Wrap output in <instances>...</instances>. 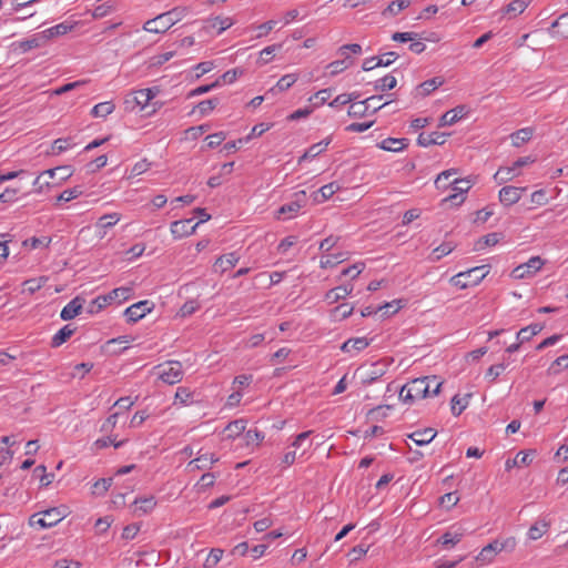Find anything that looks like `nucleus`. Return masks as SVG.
<instances>
[{
  "label": "nucleus",
  "instance_id": "obj_1",
  "mask_svg": "<svg viewBox=\"0 0 568 568\" xmlns=\"http://www.w3.org/2000/svg\"><path fill=\"white\" fill-rule=\"evenodd\" d=\"M442 385L443 382L435 375L415 378L400 388L399 398L404 403L412 404L416 399L438 395Z\"/></svg>",
  "mask_w": 568,
  "mask_h": 568
},
{
  "label": "nucleus",
  "instance_id": "obj_2",
  "mask_svg": "<svg viewBox=\"0 0 568 568\" xmlns=\"http://www.w3.org/2000/svg\"><path fill=\"white\" fill-rule=\"evenodd\" d=\"M186 12V8H174L168 12L161 13L154 19L148 20L143 29L152 33H163L168 31L172 26L179 22Z\"/></svg>",
  "mask_w": 568,
  "mask_h": 568
},
{
  "label": "nucleus",
  "instance_id": "obj_3",
  "mask_svg": "<svg viewBox=\"0 0 568 568\" xmlns=\"http://www.w3.org/2000/svg\"><path fill=\"white\" fill-rule=\"evenodd\" d=\"M488 266H477L473 267L468 271L460 272L452 277V282L454 285L460 287V288H467L470 286L478 285L485 276L488 274Z\"/></svg>",
  "mask_w": 568,
  "mask_h": 568
},
{
  "label": "nucleus",
  "instance_id": "obj_4",
  "mask_svg": "<svg viewBox=\"0 0 568 568\" xmlns=\"http://www.w3.org/2000/svg\"><path fill=\"white\" fill-rule=\"evenodd\" d=\"M535 162V159L531 156H524L516 160L511 166L499 168V170L495 173V180L501 184L507 181L513 180L515 176L519 174V169L531 164Z\"/></svg>",
  "mask_w": 568,
  "mask_h": 568
},
{
  "label": "nucleus",
  "instance_id": "obj_5",
  "mask_svg": "<svg viewBox=\"0 0 568 568\" xmlns=\"http://www.w3.org/2000/svg\"><path fill=\"white\" fill-rule=\"evenodd\" d=\"M544 265V261L539 256H532L528 262L523 263L511 271V276L516 280L534 276Z\"/></svg>",
  "mask_w": 568,
  "mask_h": 568
},
{
  "label": "nucleus",
  "instance_id": "obj_6",
  "mask_svg": "<svg viewBox=\"0 0 568 568\" xmlns=\"http://www.w3.org/2000/svg\"><path fill=\"white\" fill-rule=\"evenodd\" d=\"M160 378L169 385L180 383L183 378L182 364L175 361L169 362L162 366Z\"/></svg>",
  "mask_w": 568,
  "mask_h": 568
},
{
  "label": "nucleus",
  "instance_id": "obj_7",
  "mask_svg": "<svg viewBox=\"0 0 568 568\" xmlns=\"http://www.w3.org/2000/svg\"><path fill=\"white\" fill-rule=\"evenodd\" d=\"M294 200L290 203L283 204L278 211L277 216L285 215L286 219H291L295 216L298 211L305 205L306 202V193L305 191H301L294 194Z\"/></svg>",
  "mask_w": 568,
  "mask_h": 568
},
{
  "label": "nucleus",
  "instance_id": "obj_8",
  "mask_svg": "<svg viewBox=\"0 0 568 568\" xmlns=\"http://www.w3.org/2000/svg\"><path fill=\"white\" fill-rule=\"evenodd\" d=\"M452 186L455 193L450 194L446 201H450L452 203L459 205L465 200L464 194L473 186V181L470 179H455Z\"/></svg>",
  "mask_w": 568,
  "mask_h": 568
},
{
  "label": "nucleus",
  "instance_id": "obj_9",
  "mask_svg": "<svg viewBox=\"0 0 568 568\" xmlns=\"http://www.w3.org/2000/svg\"><path fill=\"white\" fill-rule=\"evenodd\" d=\"M153 304L149 301H140L124 311L128 322L135 323L152 311Z\"/></svg>",
  "mask_w": 568,
  "mask_h": 568
},
{
  "label": "nucleus",
  "instance_id": "obj_10",
  "mask_svg": "<svg viewBox=\"0 0 568 568\" xmlns=\"http://www.w3.org/2000/svg\"><path fill=\"white\" fill-rule=\"evenodd\" d=\"M466 535V529L462 526H452L442 537L437 540L438 544L445 548H452L457 545Z\"/></svg>",
  "mask_w": 568,
  "mask_h": 568
},
{
  "label": "nucleus",
  "instance_id": "obj_11",
  "mask_svg": "<svg viewBox=\"0 0 568 568\" xmlns=\"http://www.w3.org/2000/svg\"><path fill=\"white\" fill-rule=\"evenodd\" d=\"M526 190L527 187H517L513 185L504 186L499 191V201L503 205L510 206L521 199V194Z\"/></svg>",
  "mask_w": 568,
  "mask_h": 568
},
{
  "label": "nucleus",
  "instance_id": "obj_12",
  "mask_svg": "<svg viewBox=\"0 0 568 568\" xmlns=\"http://www.w3.org/2000/svg\"><path fill=\"white\" fill-rule=\"evenodd\" d=\"M193 219H186L182 221H174L171 224V233L175 239H181L194 233L199 223L192 224Z\"/></svg>",
  "mask_w": 568,
  "mask_h": 568
},
{
  "label": "nucleus",
  "instance_id": "obj_13",
  "mask_svg": "<svg viewBox=\"0 0 568 568\" xmlns=\"http://www.w3.org/2000/svg\"><path fill=\"white\" fill-rule=\"evenodd\" d=\"M551 37L568 39V12L558 17L548 29Z\"/></svg>",
  "mask_w": 568,
  "mask_h": 568
},
{
  "label": "nucleus",
  "instance_id": "obj_14",
  "mask_svg": "<svg viewBox=\"0 0 568 568\" xmlns=\"http://www.w3.org/2000/svg\"><path fill=\"white\" fill-rule=\"evenodd\" d=\"M84 300L80 296L74 297L71 300L61 311V318L63 321H70L73 320L75 316H78L81 313V310L83 308Z\"/></svg>",
  "mask_w": 568,
  "mask_h": 568
},
{
  "label": "nucleus",
  "instance_id": "obj_15",
  "mask_svg": "<svg viewBox=\"0 0 568 568\" xmlns=\"http://www.w3.org/2000/svg\"><path fill=\"white\" fill-rule=\"evenodd\" d=\"M156 506V500L153 496L136 498L133 503V514L136 516H144L151 513Z\"/></svg>",
  "mask_w": 568,
  "mask_h": 568
},
{
  "label": "nucleus",
  "instance_id": "obj_16",
  "mask_svg": "<svg viewBox=\"0 0 568 568\" xmlns=\"http://www.w3.org/2000/svg\"><path fill=\"white\" fill-rule=\"evenodd\" d=\"M467 108L465 105H458L447 112H445L440 120L439 126L453 125L467 114Z\"/></svg>",
  "mask_w": 568,
  "mask_h": 568
},
{
  "label": "nucleus",
  "instance_id": "obj_17",
  "mask_svg": "<svg viewBox=\"0 0 568 568\" xmlns=\"http://www.w3.org/2000/svg\"><path fill=\"white\" fill-rule=\"evenodd\" d=\"M446 133L443 132H430L420 133L417 138V143L420 146L427 148L429 145H443L446 142Z\"/></svg>",
  "mask_w": 568,
  "mask_h": 568
},
{
  "label": "nucleus",
  "instance_id": "obj_18",
  "mask_svg": "<svg viewBox=\"0 0 568 568\" xmlns=\"http://www.w3.org/2000/svg\"><path fill=\"white\" fill-rule=\"evenodd\" d=\"M354 290V286L353 284H344V285H339L337 287H334L332 290H329L326 294H325V300L329 303V304H334V303H337L339 300H343L345 298L346 296H348Z\"/></svg>",
  "mask_w": 568,
  "mask_h": 568
},
{
  "label": "nucleus",
  "instance_id": "obj_19",
  "mask_svg": "<svg viewBox=\"0 0 568 568\" xmlns=\"http://www.w3.org/2000/svg\"><path fill=\"white\" fill-rule=\"evenodd\" d=\"M239 260H240V257L236 254V252H231V253L221 255L220 257L216 258V261L214 263V270L216 272L220 271L221 273H224L227 270L234 267L236 265V263L239 262Z\"/></svg>",
  "mask_w": 568,
  "mask_h": 568
},
{
  "label": "nucleus",
  "instance_id": "obj_20",
  "mask_svg": "<svg viewBox=\"0 0 568 568\" xmlns=\"http://www.w3.org/2000/svg\"><path fill=\"white\" fill-rule=\"evenodd\" d=\"M382 95H373L363 101L352 104L348 110V115L354 118L363 116L371 109L372 102H374L375 100H382Z\"/></svg>",
  "mask_w": 568,
  "mask_h": 568
},
{
  "label": "nucleus",
  "instance_id": "obj_21",
  "mask_svg": "<svg viewBox=\"0 0 568 568\" xmlns=\"http://www.w3.org/2000/svg\"><path fill=\"white\" fill-rule=\"evenodd\" d=\"M232 24H233V21H232L231 18L215 17V18L207 19L204 22V27L203 28L207 32H210L213 29H216L217 30V34H221L223 31L229 29Z\"/></svg>",
  "mask_w": 568,
  "mask_h": 568
},
{
  "label": "nucleus",
  "instance_id": "obj_22",
  "mask_svg": "<svg viewBox=\"0 0 568 568\" xmlns=\"http://www.w3.org/2000/svg\"><path fill=\"white\" fill-rule=\"evenodd\" d=\"M437 435V432L434 428H425L419 429L414 433H412L408 437L418 446H424L429 444L435 436Z\"/></svg>",
  "mask_w": 568,
  "mask_h": 568
},
{
  "label": "nucleus",
  "instance_id": "obj_23",
  "mask_svg": "<svg viewBox=\"0 0 568 568\" xmlns=\"http://www.w3.org/2000/svg\"><path fill=\"white\" fill-rule=\"evenodd\" d=\"M499 552L500 550L498 549V544L496 540H494L480 550V552L476 557V560L481 562L483 565L489 564Z\"/></svg>",
  "mask_w": 568,
  "mask_h": 568
},
{
  "label": "nucleus",
  "instance_id": "obj_24",
  "mask_svg": "<svg viewBox=\"0 0 568 568\" xmlns=\"http://www.w3.org/2000/svg\"><path fill=\"white\" fill-rule=\"evenodd\" d=\"M535 455V450L519 452L514 459H508L506 462V469H510L513 467L528 466L531 464Z\"/></svg>",
  "mask_w": 568,
  "mask_h": 568
},
{
  "label": "nucleus",
  "instance_id": "obj_25",
  "mask_svg": "<svg viewBox=\"0 0 568 568\" xmlns=\"http://www.w3.org/2000/svg\"><path fill=\"white\" fill-rule=\"evenodd\" d=\"M550 523L541 518L530 526L527 536L530 540H538L548 531Z\"/></svg>",
  "mask_w": 568,
  "mask_h": 568
},
{
  "label": "nucleus",
  "instance_id": "obj_26",
  "mask_svg": "<svg viewBox=\"0 0 568 568\" xmlns=\"http://www.w3.org/2000/svg\"><path fill=\"white\" fill-rule=\"evenodd\" d=\"M443 83L444 80L439 77L426 80L416 88V94L419 97H426L443 85Z\"/></svg>",
  "mask_w": 568,
  "mask_h": 568
},
{
  "label": "nucleus",
  "instance_id": "obj_27",
  "mask_svg": "<svg viewBox=\"0 0 568 568\" xmlns=\"http://www.w3.org/2000/svg\"><path fill=\"white\" fill-rule=\"evenodd\" d=\"M67 508L65 507H54L47 509L42 511L41 514L44 515V518L47 519V523L49 527L55 526L58 523H60L67 515Z\"/></svg>",
  "mask_w": 568,
  "mask_h": 568
},
{
  "label": "nucleus",
  "instance_id": "obj_28",
  "mask_svg": "<svg viewBox=\"0 0 568 568\" xmlns=\"http://www.w3.org/2000/svg\"><path fill=\"white\" fill-rule=\"evenodd\" d=\"M217 460L219 457H216L214 454L203 453L200 454L199 457L190 462L189 466L196 469H206L210 468L211 465L216 463Z\"/></svg>",
  "mask_w": 568,
  "mask_h": 568
},
{
  "label": "nucleus",
  "instance_id": "obj_29",
  "mask_svg": "<svg viewBox=\"0 0 568 568\" xmlns=\"http://www.w3.org/2000/svg\"><path fill=\"white\" fill-rule=\"evenodd\" d=\"M369 345V341L366 337H354L349 338L343 343L341 349L344 353H349L352 351L361 352L365 349Z\"/></svg>",
  "mask_w": 568,
  "mask_h": 568
},
{
  "label": "nucleus",
  "instance_id": "obj_30",
  "mask_svg": "<svg viewBox=\"0 0 568 568\" xmlns=\"http://www.w3.org/2000/svg\"><path fill=\"white\" fill-rule=\"evenodd\" d=\"M75 332V327L71 325H64L61 329H59L51 339L52 347H59L63 343H65Z\"/></svg>",
  "mask_w": 568,
  "mask_h": 568
},
{
  "label": "nucleus",
  "instance_id": "obj_31",
  "mask_svg": "<svg viewBox=\"0 0 568 568\" xmlns=\"http://www.w3.org/2000/svg\"><path fill=\"white\" fill-rule=\"evenodd\" d=\"M408 145L407 139L387 138L383 140L379 148L385 151L399 152Z\"/></svg>",
  "mask_w": 568,
  "mask_h": 568
},
{
  "label": "nucleus",
  "instance_id": "obj_32",
  "mask_svg": "<svg viewBox=\"0 0 568 568\" xmlns=\"http://www.w3.org/2000/svg\"><path fill=\"white\" fill-rule=\"evenodd\" d=\"M45 43V36H43L42 32H40L24 41H21L19 43V48L21 49L22 52H28L32 49L40 48Z\"/></svg>",
  "mask_w": 568,
  "mask_h": 568
},
{
  "label": "nucleus",
  "instance_id": "obj_33",
  "mask_svg": "<svg viewBox=\"0 0 568 568\" xmlns=\"http://www.w3.org/2000/svg\"><path fill=\"white\" fill-rule=\"evenodd\" d=\"M347 260V253H331L326 254L321 258V267L322 268H328L334 267L337 264L344 262Z\"/></svg>",
  "mask_w": 568,
  "mask_h": 568
},
{
  "label": "nucleus",
  "instance_id": "obj_34",
  "mask_svg": "<svg viewBox=\"0 0 568 568\" xmlns=\"http://www.w3.org/2000/svg\"><path fill=\"white\" fill-rule=\"evenodd\" d=\"M544 329V325L541 324H531L524 328H521L517 333V339H520V342H528L531 337L539 334Z\"/></svg>",
  "mask_w": 568,
  "mask_h": 568
},
{
  "label": "nucleus",
  "instance_id": "obj_35",
  "mask_svg": "<svg viewBox=\"0 0 568 568\" xmlns=\"http://www.w3.org/2000/svg\"><path fill=\"white\" fill-rule=\"evenodd\" d=\"M532 133H534V131L531 128H524V129H520V130L514 132L510 135L513 145L518 148L521 144L528 142L531 139Z\"/></svg>",
  "mask_w": 568,
  "mask_h": 568
},
{
  "label": "nucleus",
  "instance_id": "obj_36",
  "mask_svg": "<svg viewBox=\"0 0 568 568\" xmlns=\"http://www.w3.org/2000/svg\"><path fill=\"white\" fill-rule=\"evenodd\" d=\"M410 4V0H395V1H392L383 11H382V14L384 17H387V16H396L402 10L408 8Z\"/></svg>",
  "mask_w": 568,
  "mask_h": 568
},
{
  "label": "nucleus",
  "instance_id": "obj_37",
  "mask_svg": "<svg viewBox=\"0 0 568 568\" xmlns=\"http://www.w3.org/2000/svg\"><path fill=\"white\" fill-rule=\"evenodd\" d=\"M115 105L111 101L98 103L91 110V114L95 118H105L114 111Z\"/></svg>",
  "mask_w": 568,
  "mask_h": 568
},
{
  "label": "nucleus",
  "instance_id": "obj_38",
  "mask_svg": "<svg viewBox=\"0 0 568 568\" xmlns=\"http://www.w3.org/2000/svg\"><path fill=\"white\" fill-rule=\"evenodd\" d=\"M246 428V420L245 419H236L227 424L225 427V433L227 437H237L242 433H244Z\"/></svg>",
  "mask_w": 568,
  "mask_h": 568
},
{
  "label": "nucleus",
  "instance_id": "obj_39",
  "mask_svg": "<svg viewBox=\"0 0 568 568\" xmlns=\"http://www.w3.org/2000/svg\"><path fill=\"white\" fill-rule=\"evenodd\" d=\"M397 80L394 75L387 74L374 82L375 91H386L392 90L396 87Z\"/></svg>",
  "mask_w": 568,
  "mask_h": 568
},
{
  "label": "nucleus",
  "instance_id": "obj_40",
  "mask_svg": "<svg viewBox=\"0 0 568 568\" xmlns=\"http://www.w3.org/2000/svg\"><path fill=\"white\" fill-rule=\"evenodd\" d=\"M72 29V26L67 24L65 22L59 23L54 27H51L44 31H42V34L45 36V42L58 36H63L68 33Z\"/></svg>",
  "mask_w": 568,
  "mask_h": 568
},
{
  "label": "nucleus",
  "instance_id": "obj_41",
  "mask_svg": "<svg viewBox=\"0 0 568 568\" xmlns=\"http://www.w3.org/2000/svg\"><path fill=\"white\" fill-rule=\"evenodd\" d=\"M353 63V60H348L344 57L342 60H336L326 65L331 77H335Z\"/></svg>",
  "mask_w": 568,
  "mask_h": 568
},
{
  "label": "nucleus",
  "instance_id": "obj_42",
  "mask_svg": "<svg viewBox=\"0 0 568 568\" xmlns=\"http://www.w3.org/2000/svg\"><path fill=\"white\" fill-rule=\"evenodd\" d=\"M339 190V185L336 182H331L328 184L323 185L317 193L321 194L322 199L318 200L317 196L314 197L316 202H323L331 199L337 191Z\"/></svg>",
  "mask_w": 568,
  "mask_h": 568
},
{
  "label": "nucleus",
  "instance_id": "obj_43",
  "mask_svg": "<svg viewBox=\"0 0 568 568\" xmlns=\"http://www.w3.org/2000/svg\"><path fill=\"white\" fill-rule=\"evenodd\" d=\"M501 239L500 233H489L483 237H480L476 243V250H483L486 246L496 245Z\"/></svg>",
  "mask_w": 568,
  "mask_h": 568
},
{
  "label": "nucleus",
  "instance_id": "obj_44",
  "mask_svg": "<svg viewBox=\"0 0 568 568\" xmlns=\"http://www.w3.org/2000/svg\"><path fill=\"white\" fill-rule=\"evenodd\" d=\"M529 1L527 0H513L505 9L507 14H511L516 17L517 14L523 13L528 7Z\"/></svg>",
  "mask_w": 568,
  "mask_h": 568
},
{
  "label": "nucleus",
  "instance_id": "obj_45",
  "mask_svg": "<svg viewBox=\"0 0 568 568\" xmlns=\"http://www.w3.org/2000/svg\"><path fill=\"white\" fill-rule=\"evenodd\" d=\"M119 221H120L119 213L104 214L99 219L97 226L102 230H108V229L114 226Z\"/></svg>",
  "mask_w": 568,
  "mask_h": 568
},
{
  "label": "nucleus",
  "instance_id": "obj_46",
  "mask_svg": "<svg viewBox=\"0 0 568 568\" xmlns=\"http://www.w3.org/2000/svg\"><path fill=\"white\" fill-rule=\"evenodd\" d=\"M74 143L71 138H60L53 141L51 150L52 154H60L70 148H72Z\"/></svg>",
  "mask_w": 568,
  "mask_h": 568
},
{
  "label": "nucleus",
  "instance_id": "obj_47",
  "mask_svg": "<svg viewBox=\"0 0 568 568\" xmlns=\"http://www.w3.org/2000/svg\"><path fill=\"white\" fill-rule=\"evenodd\" d=\"M110 303L106 295H100L92 300L88 306V313L89 314H95L99 313L101 310H103L108 304Z\"/></svg>",
  "mask_w": 568,
  "mask_h": 568
},
{
  "label": "nucleus",
  "instance_id": "obj_48",
  "mask_svg": "<svg viewBox=\"0 0 568 568\" xmlns=\"http://www.w3.org/2000/svg\"><path fill=\"white\" fill-rule=\"evenodd\" d=\"M244 71L242 69H231L224 72L217 80H220V85L231 84L237 79V77L242 75Z\"/></svg>",
  "mask_w": 568,
  "mask_h": 568
},
{
  "label": "nucleus",
  "instance_id": "obj_49",
  "mask_svg": "<svg viewBox=\"0 0 568 568\" xmlns=\"http://www.w3.org/2000/svg\"><path fill=\"white\" fill-rule=\"evenodd\" d=\"M297 81V74L290 73L283 75L276 83L275 89L278 91H286Z\"/></svg>",
  "mask_w": 568,
  "mask_h": 568
},
{
  "label": "nucleus",
  "instance_id": "obj_50",
  "mask_svg": "<svg viewBox=\"0 0 568 568\" xmlns=\"http://www.w3.org/2000/svg\"><path fill=\"white\" fill-rule=\"evenodd\" d=\"M175 404L186 405L192 402L193 393L186 387H179L175 393Z\"/></svg>",
  "mask_w": 568,
  "mask_h": 568
},
{
  "label": "nucleus",
  "instance_id": "obj_51",
  "mask_svg": "<svg viewBox=\"0 0 568 568\" xmlns=\"http://www.w3.org/2000/svg\"><path fill=\"white\" fill-rule=\"evenodd\" d=\"M217 104H219V99H216V98L207 99V100L201 101L196 105V109L199 110L201 115H207L211 111H213L216 108Z\"/></svg>",
  "mask_w": 568,
  "mask_h": 568
},
{
  "label": "nucleus",
  "instance_id": "obj_52",
  "mask_svg": "<svg viewBox=\"0 0 568 568\" xmlns=\"http://www.w3.org/2000/svg\"><path fill=\"white\" fill-rule=\"evenodd\" d=\"M454 250L452 243H443L432 252V260L439 261L443 256L448 255Z\"/></svg>",
  "mask_w": 568,
  "mask_h": 568
},
{
  "label": "nucleus",
  "instance_id": "obj_53",
  "mask_svg": "<svg viewBox=\"0 0 568 568\" xmlns=\"http://www.w3.org/2000/svg\"><path fill=\"white\" fill-rule=\"evenodd\" d=\"M282 48V44H272L266 48H264L260 52V62L262 64L268 63L273 59V54L276 50H280Z\"/></svg>",
  "mask_w": 568,
  "mask_h": 568
},
{
  "label": "nucleus",
  "instance_id": "obj_54",
  "mask_svg": "<svg viewBox=\"0 0 568 568\" xmlns=\"http://www.w3.org/2000/svg\"><path fill=\"white\" fill-rule=\"evenodd\" d=\"M45 281L47 280L44 277L27 280L23 283L24 291L29 292L30 294H33L42 287Z\"/></svg>",
  "mask_w": 568,
  "mask_h": 568
},
{
  "label": "nucleus",
  "instance_id": "obj_55",
  "mask_svg": "<svg viewBox=\"0 0 568 568\" xmlns=\"http://www.w3.org/2000/svg\"><path fill=\"white\" fill-rule=\"evenodd\" d=\"M385 374L384 366L379 363H375L372 365V372L367 375V378L364 381L367 384H372L377 381L381 376Z\"/></svg>",
  "mask_w": 568,
  "mask_h": 568
},
{
  "label": "nucleus",
  "instance_id": "obj_56",
  "mask_svg": "<svg viewBox=\"0 0 568 568\" xmlns=\"http://www.w3.org/2000/svg\"><path fill=\"white\" fill-rule=\"evenodd\" d=\"M506 367L507 365L505 363L491 365L486 372V377L489 378L491 383H494L499 377V375L506 369Z\"/></svg>",
  "mask_w": 568,
  "mask_h": 568
},
{
  "label": "nucleus",
  "instance_id": "obj_57",
  "mask_svg": "<svg viewBox=\"0 0 568 568\" xmlns=\"http://www.w3.org/2000/svg\"><path fill=\"white\" fill-rule=\"evenodd\" d=\"M468 402L466 399H462L458 395H455L452 398V413L455 416H459L463 410L467 407Z\"/></svg>",
  "mask_w": 568,
  "mask_h": 568
},
{
  "label": "nucleus",
  "instance_id": "obj_58",
  "mask_svg": "<svg viewBox=\"0 0 568 568\" xmlns=\"http://www.w3.org/2000/svg\"><path fill=\"white\" fill-rule=\"evenodd\" d=\"M456 173H457V171L455 169L446 170V171H443L442 173H439L437 175V179L435 180L436 187L437 189H446L448 186V184L446 183L447 180Z\"/></svg>",
  "mask_w": 568,
  "mask_h": 568
},
{
  "label": "nucleus",
  "instance_id": "obj_59",
  "mask_svg": "<svg viewBox=\"0 0 568 568\" xmlns=\"http://www.w3.org/2000/svg\"><path fill=\"white\" fill-rule=\"evenodd\" d=\"M338 52L348 60H352L348 52L354 54L362 53V45L358 43L344 44L338 49Z\"/></svg>",
  "mask_w": 568,
  "mask_h": 568
},
{
  "label": "nucleus",
  "instance_id": "obj_60",
  "mask_svg": "<svg viewBox=\"0 0 568 568\" xmlns=\"http://www.w3.org/2000/svg\"><path fill=\"white\" fill-rule=\"evenodd\" d=\"M130 291L131 290L128 287H118L112 290L109 294H106V296L110 302L116 298L125 301L129 298Z\"/></svg>",
  "mask_w": 568,
  "mask_h": 568
},
{
  "label": "nucleus",
  "instance_id": "obj_61",
  "mask_svg": "<svg viewBox=\"0 0 568 568\" xmlns=\"http://www.w3.org/2000/svg\"><path fill=\"white\" fill-rule=\"evenodd\" d=\"M498 544V549L501 551H508L511 552L515 550L517 546V541L515 537H507L504 540L496 539Z\"/></svg>",
  "mask_w": 568,
  "mask_h": 568
},
{
  "label": "nucleus",
  "instance_id": "obj_62",
  "mask_svg": "<svg viewBox=\"0 0 568 568\" xmlns=\"http://www.w3.org/2000/svg\"><path fill=\"white\" fill-rule=\"evenodd\" d=\"M458 501L459 497L457 493H447L443 495L439 499L440 505L448 509L456 506Z\"/></svg>",
  "mask_w": 568,
  "mask_h": 568
},
{
  "label": "nucleus",
  "instance_id": "obj_63",
  "mask_svg": "<svg viewBox=\"0 0 568 568\" xmlns=\"http://www.w3.org/2000/svg\"><path fill=\"white\" fill-rule=\"evenodd\" d=\"M560 367H568V355H562L556 358L549 367V373L557 374L559 373Z\"/></svg>",
  "mask_w": 568,
  "mask_h": 568
},
{
  "label": "nucleus",
  "instance_id": "obj_64",
  "mask_svg": "<svg viewBox=\"0 0 568 568\" xmlns=\"http://www.w3.org/2000/svg\"><path fill=\"white\" fill-rule=\"evenodd\" d=\"M353 311H354L353 306L344 303V304L336 306L333 312H334L335 316H338L341 320H345L352 315Z\"/></svg>",
  "mask_w": 568,
  "mask_h": 568
}]
</instances>
